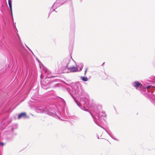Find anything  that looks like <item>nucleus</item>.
<instances>
[{
	"label": "nucleus",
	"mask_w": 155,
	"mask_h": 155,
	"mask_svg": "<svg viewBox=\"0 0 155 155\" xmlns=\"http://www.w3.org/2000/svg\"><path fill=\"white\" fill-rule=\"evenodd\" d=\"M134 87L140 91V92L144 96L148 98L155 105V92H153L152 90L154 88V86L149 85L145 88H142V84L137 81L134 82L132 84Z\"/></svg>",
	"instance_id": "f257e3e1"
},
{
	"label": "nucleus",
	"mask_w": 155,
	"mask_h": 155,
	"mask_svg": "<svg viewBox=\"0 0 155 155\" xmlns=\"http://www.w3.org/2000/svg\"><path fill=\"white\" fill-rule=\"evenodd\" d=\"M55 110V109L54 108L53 109L49 106H47L44 108L38 107H36L35 109V111L38 113H45L53 117H59L57 113L58 114L59 111L57 110L56 112Z\"/></svg>",
	"instance_id": "f03ea898"
},
{
	"label": "nucleus",
	"mask_w": 155,
	"mask_h": 155,
	"mask_svg": "<svg viewBox=\"0 0 155 155\" xmlns=\"http://www.w3.org/2000/svg\"><path fill=\"white\" fill-rule=\"evenodd\" d=\"M98 107H96V109H95L94 110H93V112L94 113H95V115L96 117H95V119H94V117L91 113L90 112L89 113L93 117L94 122L97 125L100 126L99 125V123L97 121V120L101 122H103V121L105 120L104 118L106 117V115L104 112L103 111H100L98 110ZM100 127L101 126H100Z\"/></svg>",
	"instance_id": "7ed1b4c3"
},
{
	"label": "nucleus",
	"mask_w": 155,
	"mask_h": 155,
	"mask_svg": "<svg viewBox=\"0 0 155 155\" xmlns=\"http://www.w3.org/2000/svg\"><path fill=\"white\" fill-rule=\"evenodd\" d=\"M72 93H70L72 97L74 98V95L76 97L81 96L82 94L83 91L81 89L80 85L78 83H76L73 88L72 89Z\"/></svg>",
	"instance_id": "20e7f679"
},
{
	"label": "nucleus",
	"mask_w": 155,
	"mask_h": 155,
	"mask_svg": "<svg viewBox=\"0 0 155 155\" xmlns=\"http://www.w3.org/2000/svg\"><path fill=\"white\" fill-rule=\"evenodd\" d=\"M81 101L80 103H78L76 102L78 106L82 110L85 107H89V100L86 97H81Z\"/></svg>",
	"instance_id": "39448f33"
},
{
	"label": "nucleus",
	"mask_w": 155,
	"mask_h": 155,
	"mask_svg": "<svg viewBox=\"0 0 155 155\" xmlns=\"http://www.w3.org/2000/svg\"><path fill=\"white\" fill-rule=\"evenodd\" d=\"M64 2L62 0H57L52 6L51 9L54 7H55V8H56L60 6Z\"/></svg>",
	"instance_id": "423d86ee"
},
{
	"label": "nucleus",
	"mask_w": 155,
	"mask_h": 155,
	"mask_svg": "<svg viewBox=\"0 0 155 155\" xmlns=\"http://www.w3.org/2000/svg\"><path fill=\"white\" fill-rule=\"evenodd\" d=\"M66 67L70 71V72H76L78 71V68L77 67H69L68 66V64H67L66 65Z\"/></svg>",
	"instance_id": "0eeeda50"
},
{
	"label": "nucleus",
	"mask_w": 155,
	"mask_h": 155,
	"mask_svg": "<svg viewBox=\"0 0 155 155\" xmlns=\"http://www.w3.org/2000/svg\"><path fill=\"white\" fill-rule=\"evenodd\" d=\"M28 117L27 116L26 113L25 112H23L20 114L18 116V119H20L21 118L25 119Z\"/></svg>",
	"instance_id": "6e6552de"
},
{
	"label": "nucleus",
	"mask_w": 155,
	"mask_h": 155,
	"mask_svg": "<svg viewBox=\"0 0 155 155\" xmlns=\"http://www.w3.org/2000/svg\"><path fill=\"white\" fill-rule=\"evenodd\" d=\"M9 130L10 132V134H11V136L10 139H9V140H11L12 139L13 137V136L15 135L16 134L15 133H14L13 132L14 128L12 127H9Z\"/></svg>",
	"instance_id": "1a4fd4ad"
},
{
	"label": "nucleus",
	"mask_w": 155,
	"mask_h": 155,
	"mask_svg": "<svg viewBox=\"0 0 155 155\" xmlns=\"http://www.w3.org/2000/svg\"><path fill=\"white\" fill-rule=\"evenodd\" d=\"M101 128H103L104 130H105L106 132L113 139L117 141H119V140L115 138L112 134L110 132H108L104 128V127H101Z\"/></svg>",
	"instance_id": "9d476101"
},
{
	"label": "nucleus",
	"mask_w": 155,
	"mask_h": 155,
	"mask_svg": "<svg viewBox=\"0 0 155 155\" xmlns=\"http://www.w3.org/2000/svg\"><path fill=\"white\" fill-rule=\"evenodd\" d=\"M8 0V4L10 8V10L11 11V14L12 15V16L13 17V14H12V0Z\"/></svg>",
	"instance_id": "9b49d317"
},
{
	"label": "nucleus",
	"mask_w": 155,
	"mask_h": 155,
	"mask_svg": "<svg viewBox=\"0 0 155 155\" xmlns=\"http://www.w3.org/2000/svg\"><path fill=\"white\" fill-rule=\"evenodd\" d=\"M81 78L82 80L84 81H87L88 80V78L87 77H85L84 76H81Z\"/></svg>",
	"instance_id": "f8f14e48"
},
{
	"label": "nucleus",
	"mask_w": 155,
	"mask_h": 155,
	"mask_svg": "<svg viewBox=\"0 0 155 155\" xmlns=\"http://www.w3.org/2000/svg\"><path fill=\"white\" fill-rule=\"evenodd\" d=\"M61 101L63 107H65L66 103L64 100L63 99L61 98Z\"/></svg>",
	"instance_id": "ddd939ff"
},
{
	"label": "nucleus",
	"mask_w": 155,
	"mask_h": 155,
	"mask_svg": "<svg viewBox=\"0 0 155 155\" xmlns=\"http://www.w3.org/2000/svg\"><path fill=\"white\" fill-rule=\"evenodd\" d=\"M78 67L80 68L79 71H80L82 70L83 67V64L81 63H80L78 65Z\"/></svg>",
	"instance_id": "4468645a"
},
{
	"label": "nucleus",
	"mask_w": 155,
	"mask_h": 155,
	"mask_svg": "<svg viewBox=\"0 0 155 155\" xmlns=\"http://www.w3.org/2000/svg\"><path fill=\"white\" fill-rule=\"evenodd\" d=\"M5 144L3 142H0V145L2 146H3L5 145Z\"/></svg>",
	"instance_id": "2eb2a0df"
},
{
	"label": "nucleus",
	"mask_w": 155,
	"mask_h": 155,
	"mask_svg": "<svg viewBox=\"0 0 155 155\" xmlns=\"http://www.w3.org/2000/svg\"><path fill=\"white\" fill-rule=\"evenodd\" d=\"M26 46L28 48L29 50V51L32 53L33 55H34V54L32 51H31V50L27 45H26Z\"/></svg>",
	"instance_id": "dca6fc26"
},
{
	"label": "nucleus",
	"mask_w": 155,
	"mask_h": 155,
	"mask_svg": "<svg viewBox=\"0 0 155 155\" xmlns=\"http://www.w3.org/2000/svg\"><path fill=\"white\" fill-rule=\"evenodd\" d=\"M87 68L86 69L85 71L84 74H86V73L87 72Z\"/></svg>",
	"instance_id": "f3484780"
},
{
	"label": "nucleus",
	"mask_w": 155,
	"mask_h": 155,
	"mask_svg": "<svg viewBox=\"0 0 155 155\" xmlns=\"http://www.w3.org/2000/svg\"><path fill=\"white\" fill-rule=\"evenodd\" d=\"M55 11V9H53V10L51 12V11H50L49 13V14H50V13H51L52 12V11Z\"/></svg>",
	"instance_id": "a211bd4d"
},
{
	"label": "nucleus",
	"mask_w": 155,
	"mask_h": 155,
	"mask_svg": "<svg viewBox=\"0 0 155 155\" xmlns=\"http://www.w3.org/2000/svg\"><path fill=\"white\" fill-rule=\"evenodd\" d=\"M84 110H85V111H87V109H85Z\"/></svg>",
	"instance_id": "6ab92c4d"
},
{
	"label": "nucleus",
	"mask_w": 155,
	"mask_h": 155,
	"mask_svg": "<svg viewBox=\"0 0 155 155\" xmlns=\"http://www.w3.org/2000/svg\"><path fill=\"white\" fill-rule=\"evenodd\" d=\"M37 60H38V61H39L38 59H37Z\"/></svg>",
	"instance_id": "aec40b11"
},
{
	"label": "nucleus",
	"mask_w": 155,
	"mask_h": 155,
	"mask_svg": "<svg viewBox=\"0 0 155 155\" xmlns=\"http://www.w3.org/2000/svg\"><path fill=\"white\" fill-rule=\"evenodd\" d=\"M104 62L103 63V64H102V65H104Z\"/></svg>",
	"instance_id": "412c9836"
},
{
	"label": "nucleus",
	"mask_w": 155,
	"mask_h": 155,
	"mask_svg": "<svg viewBox=\"0 0 155 155\" xmlns=\"http://www.w3.org/2000/svg\"><path fill=\"white\" fill-rule=\"evenodd\" d=\"M97 138H98V139H99V137L98 136H97Z\"/></svg>",
	"instance_id": "4be33fe9"
},
{
	"label": "nucleus",
	"mask_w": 155,
	"mask_h": 155,
	"mask_svg": "<svg viewBox=\"0 0 155 155\" xmlns=\"http://www.w3.org/2000/svg\"><path fill=\"white\" fill-rule=\"evenodd\" d=\"M28 69V68H27V70Z\"/></svg>",
	"instance_id": "5701e85b"
}]
</instances>
